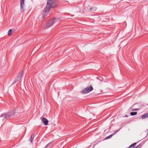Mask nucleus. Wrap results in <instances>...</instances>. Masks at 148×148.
Here are the masks:
<instances>
[{"instance_id":"nucleus-13","label":"nucleus","mask_w":148,"mask_h":148,"mask_svg":"<svg viewBox=\"0 0 148 148\" xmlns=\"http://www.w3.org/2000/svg\"><path fill=\"white\" fill-rule=\"evenodd\" d=\"M137 113L136 112H131L130 113V115L132 116H134L136 115Z\"/></svg>"},{"instance_id":"nucleus-7","label":"nucleus","mask_w":148,"mask_h":148,"mask_svg":"<svg viewBox=\"0 0 148 148\" xmlns=\"http://www.w3.org/2000/svg\"><path fill=\"white\" fill-rule=\"evenodd\" d=\"M23 76V71H21L18 74L17 76V78L18 79H20Z\"/></svg>"},{"instance_id":"nucleus-17","label":"nucleus","mask_w":148,"mask_h":148,"mask_svg":"<svg viewBox=\"0 0 148 148\" xmlns=\"http://www.w3.org/2000/svg\"><path fill=\"white\" fill-rule=\"evenodd\" d=\"M49 144H47V145L45 146V148H47L48 147V146H49Z\"/></svg>"},{"instance_id":"nucleus-3","label":"nucleus","mask_w":148,"mask_h":148,"mask_svg":"<svg viewBox=\"0 0 148 148\" xmlns=\"http://www.w3.org/2000/svg\"><path fill=\"white\" fill-rule=\"evenodd\" d=\"M55 19H52L48 22L44 26V28L47 29L49 27L55 22Z\"/></svg>"},{"instance_id":"nucleus-11","label":"nucleus","mask_w":148,"mask_h":148,"mask_svg":"<svg viewBox=\"0 0 148 148\" xmlns=\"http://www.w3.org/2000/svg\"><path fill=\"white\" fill-rule=\"evenodd\" d=\"M117 132H118V131H117L116 132H114V133L113 134L110 135H109V136H108L106 137V139H109V138H110L113 135V134H115V133H116Z\"/></svg>"},{"instance_id":"nucleus-12","label":"nucleus","mask_w":148,"mask_h":148,"mask_svg":"<svg viewBox=\"0 0 148 148\" xmlns=\"http://www.w3.org/2000/svg\"><path fill=\"white\" fill-rule=\"evenodd\" d=\"M136 143H134L133 144H132V145H131L129 148H133L136 146Z\"/></svg>"},{"instance_id":"nucleus-2","label":"nucleus","mask_w":148,"mask_h":148,"mask_svg":"<svg viewBox=\"0 0 148 148\" xmlns=\"http://www.w3.org/2000/svg\"><path fill=\"white\" fill-rule=\"evenodd\" d=\"M93 90V88L92 86L85 88L81 91L82 94H86L89 93Z\"/></svg>"},{"instance_id":"nucleus-8","label":"nucleus","mask_w":148,"mask_h":148,"mask_svg":"<svg viewBox=\"0 0 148 148\" xmlns=\"http://www.w3.org/2000/svg\"><path fill=\"white\" fill-rule=\"evenodd\" d=\"M148 118V112L142 115L141 118L143 119Z\"/></svg>"},{"instance_id":"nucleus-4","label":"nucleus","mask_w":148,"mask_h":148,"mask_svg":"<svg viewBox=\"0 0 148 148\" xmlns=\"http://www.w3.org/2000/svg\"><path fill=\"white\" fill-rule=\"evenodd\" d=\"M21 10L22 12L23 11V6L24 5V0H20Z\"/></svg>"},{"instance_id":"nucleus-15","label":"nucleus","mask_w":148,"mask_h":148,"mask_svg":"<svg viewBox=\"0 0 148 148\" xmlns=\"http://www.w3.org/2000/svg\"><path fill=\"white\" fill-rule=\"evenodd\" d=\"M18 79L17 77V78L15 79L14 80V81L13 84H14L18 80Z\"/></svg>"},{"instance_id":"nucleus-6","label":"nucleus","mask_w":148,"mask_h":148,"mask_svg":"<svg viewBox=\"0 0 148 148\" xmlns=\"http://www.w3.org/2000/svg\"><path fill=\"white\" fill-rule=\"evenodd\" d=\"M11 115L10 113H8L7 114H2L1 115V116H3L5 118L7 119L9 117H10L11 116Z\"/></svg>"},{"instance_id":"nucleus-10","label":"nucleus","mask_w":148,"mask_h":148,"mask_svg":"<svg viewBox=\"0 0 148 148\" xmlns=\"http://www.w3.org/2000/svg\"><path fill=\"white\" fill-rule=\"evenodd\" d=\"M96 8L95 7H90L89 10L90 11H94L96 10Z\"/></svg>"},{"instance_id":"nucleus-18","label":"nucleus","mask_w":148,"mask_h":148,"mask_svg":"<svg viewBox=\"0 0 148 148\" xmlns=\"http://www.w3.org/2000/svg\"><path fill=\"white\" fill-rule=\"evenodd\" d=\"M138 110V109H134L132 110L133 111H136Z\"/></svg>"},{"instance_id":"nucleus-16","label":"nucleus","mask_w":148,"mask_h":148,"mask_svg":"<svg viewBox=\"0 0 148 148\" xmlns=\"http://www.w3.org/2000/svg\"><path fill=\"white\" fill-rule=\"evenodd\" d=\"M142 145H141L140 144L138 145V146L135 147L134 148H140L142 146Z\"/></svg>"},{"instance_id":"nucleus-14","label":"nucleus","mask_w":148,"mask_h":148,"mask_svg":"<svg viewBox=\"0 0 148 148\" xmlns=\"http://www.w3.org/2000/svg\"><path fill=\"white\" fill-rule=\"evenodd\" d=\"M12 29H10L8 33V34L9 36H10L12 34Z\"/></svg>"},{"instance_id":"nucleus-1","label":"nucleus","mask_w":148,"mask_h":148,"mask_svg":"<svg viewBox=\"0 0 148 148\" xmlns=\"http://www.w3.org/2000/svg\"><path fill=\"white\" fill-rule=\"evenodd\" d=\"M58 4L57 0H47L46 5L43 10L42 18L44 19L46 16V13L49 11L51 8L56 7Z\"/></svg>"},{"instance_id":"nucleus-5","label":"nucleus","mask_w":148,"mask_h":148,"mask_svg":"<svg viewBox=\"0 0 148 148\" xmlns=\"http://www.w3.org/2000/svg\"><path fill=\"white\" fill-rule=\"evenodd\" d=\"M42 121L44 123V124L45 125H47L48 123V121L47 119L45 118H43L42 119Z\"/></svg>"},{"instance_id":"nucleus-9","label":"nucleus","mask_w":148,"mask_h":148,"mask_svg":"<svg viewBox=\"0 0 148 148\" xmlns=\"http://www.w3.org/2000/svg\"><path fill=\"white\" fill-rule=\"evenodd\" d=\"M35 136V135L34 134H32V135L30 138L29 139V140L30 141V142L31 143H32L33 142V140L34 139V138Z\"/></svg>"}]
</instances>
